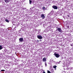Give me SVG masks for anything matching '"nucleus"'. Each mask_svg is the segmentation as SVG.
Masks as SVG:
<instances>
[{
    "label": "nucleus",
    "instance_id": "1",
    "mask_svg": "<svg viewBox=\"0 0 73 73\" xmlns=\"http://www.w3.org/2000/svg\"><path fill=\"white\" fill-rule=\"evenodd\" d=\"M37 37L39 39H42L43 37L41 35H38L37 36Z\"/></svg>",
    "mask_w": 73,
    "mask_h": 73
},
{
    "label": "nucleus",
    "instance_id": "2",
    "mask_svg": "<svg viewBox=\"0 0 73 73\" xmlns=\"http://www.w3.org/2000/svg\"><path fill=\"white\" fill-rule=\"evenodd\" d=\"M52 7L53 8H54V9H58V7H57V6H52Z\"/></svg>",
    "mask_w": 73,
    "mask_h": 73
},
{
    "label": "nucleus",
    "instance_id": "3",
    "mask_svg": "<svg viewBox=\"0 0 73 73\" xmlns=\"http://www.w3.org/2000/svg\"><path fill=\"white\" fill-rule=\"evenodd\" d=\"M57 29L59 32H60V33H62V31L61 30V29L60 28H58Z\"/></svg>",
    "mask_w": 73,
    "mask_h": 73
},
{
    "label": "nucleus",
    "instance_id": "4",
    "mask_svg": "<svg viewBox=\"0 0 73 73\" xmlns=\"http://www.w3.org/2000/svg\"><path fill=\"white\" fill-rule=\"evenodd\" d=\"M54 55L56 56L57 58H58V57H60V55L59 54H54Z\"/></svg>",
    "mask_w": 73,
    "mask_h": 73
},
{
    "label": "nucleus",
    "instance_id": "5",
    "mask_svg": "<svg viewBox=\"0 0 73 73\" xmlns=\"http://www.w3.org/2000/svg\"><path fill=\"white\" fill-rule=\"evenodd\" d=\"M24 41V39H23V38H21L19 39V42H23Z\"/></svg>",
    "mask_w": 73,
    "mask_h": 73
},
{
    "label": "nucleus",
    "instance_id": "6",
    "mask_svg": "<svg viewBox=\"0 0 73 73\" xmlns=\"http://www.w3.org/2000/svg\"><path fill=\"white\" fill-rule=\"evenodd\" d=\"M41 17L42 18V19H44V18H45V16H44V14H41Z\"/></svg>",
    "mask_w": 73,
    "mask_h": 73
},
{
    "label": "nucleus",
    "instance_id": "7",
    "mask_svg": "<svg viewBox=\"0 0 73 73\" xmlns=\"http://www.w3.org/2000/svg\"><path fill=\"white\" fill-rule=\"evenodd\" d=\"M43 62H45V61H46V58L45 57L43 58Z\"/></svg>",
    "mask_w": 73,
    "mask_h": 73
},
{
    "label": "nucleus",
    "instance_id": "8",
    "mask_svg": "<svg viewBox=\"0 0 73 73\" xmlns=\"http://www.w3.org/2000/svg\"><path fill=\"white\" fill-rule=\"evenodd\" d=\"M5 3H9L10 2V0H5Z\"/></svg>",
    "mask_w": 73,
    "mask_h": 73
},
{
    "label": "nucleus",
    "instance_id": "9",
    "mask_svg": "<svg viewBox=\"0 0 73 73\" xmlns=\"http://www.w3.org/2000/svg\"><path fill=\"white\" fill-rule=\"evenodd\" d=\"M48 15H50V16H52L53 15V13H52V11H51L50 13H49Z\"/></svg>",
    "mask_w": 73,
    "mask_h": 73
},
{
    "label": "nucleus",
    "instance_id": "10",
    "mask_svg": "<svg viewBox=\"0 0 73 73\" xmlns=\"http://www.w3.org/2000/svg\"><path fill=\"white\" fill-rule=\"evenodd\" d=\"M3 48V46L0 45V50H1Z\"/></svg>",
    "mask_w": 73,
    "mask_h": 73
},
{
    "label": "nucleus",
    "instance_id": "11",
    "mask_svg": "<svg viewBox=\"0 0 73 73\" xmlns=\"http://www.w3.org/2000/svg\"><path fill=\"white\" fill-rule=\"evenodd\" d=\"M53 68H54V69H56V68H57V66H53Z\"/></svg>",
    "mask_w": 73,
    "mask_h": 73
},
{
    "label": "nucleus",
    "instance_id": "12",
    "mask_svg": "<svg viewBox=\"0 0 73 73\" xmlns=\"http://www.w3.org/2000/svg\"><path fill=\"white\" fill-rule=\"evenodd\" d=\"M5 20L6 22H7V23H9V21H8V20L6 19Z\"/></svg>",
    "mask_w": 73,
    "mask_h": 73
},
{
    "label": "nucleus",
    "instance_id": "13",
    "mask_svg": "<svg viewBox=\"0 0 73 73\" xmlns=\"http://www.w3.org/2000/svg\"><path fill=\"white\" fill-rule=\"evenodd\" d=\"M31 3H32V1L31 0H29V3L30 4H31Z\"/></svg>",
    "mask_w": 73,
    "mask_h": 73
},
{
    "label": "nucleus",
    "instance_id": "14",
    "mask_svg": "<svg viewBox=\"0 0 73 73\" xmlns=\"http://www.w3.org/2000/svg\"><path fill=\"white\" fill-rule=\"evenodd\" d=\"M43 10H45V7H43Z\"/></svg>",
    "mask_w": 73,
    "mask_h": 73
},
{
    "label": "nucleus",
    "instance_id": "15",
    "mask_svg": "<svg viewBox=\"0 0 73 73\" xmlns=\"http://www.w3.org/2000/svg\"><path fill=\"white\" fill-rule=\"evenodd\" d=\"M45 64L46 67V62H45Z\"/></svg>",
    "mask_w": 73,
    "mask_h": 73
},
{
    "label": "nucleus",
    "instance_id": "16",
    "mask_svg": "<svg viewBox=\"0 0 73 73\" xmlns=\"http://www.w3.org/2000/svg\"><path fill=\"white\" fill-rule=\"evenodd\" d=\"M47 73H51V72H50L49 70L47 71Z\"/></svg>",
    "mask_w": 73,
    "mask_h": 73
},
{
    "label": "nucleus",
    "instance_id": "17",
    "mask_svg": "<svg viewBox=\"0 0 73 73\" xmlns=\"http://www.w3.org/2000/svg\"><path fill=\"white\" fill-rule=\"evenodd\" d=\"M1 72H4V71H5V70H1Z\"/></svg>",
    "mask_w": 73,
    "mask_h": 73
},
{
    "label": "nucleus",
    "instance_id": "18",
    "mask_svg": "<svg viewBox=\"0 0 73 73\" xmlns=\"http://www.w3.org/2000/svg\"><path fill=\"white\" fill-rule=\"evenodd\" d=\"M43 73H45V72L44 71H43Z\"/></svg>",
    "mask_w": 73,
    "mask_h": 73
},
{
    "label": "nucleus",
    "instance_id": "19",
    "mask_svg": "<svg viewBox=\"0 0 73 73\" xmlns=\"http://www.w3.org/2000/svg\"><path fill=\"white\" fill-rule=\"evenodd\" d=\"M37 42H39V40H37Z\"/></svg>",
    "mask_w": 73,
    "mask_h": 73
},
{
    "label": "nucleus",
    "instance_id": "20",
    "mask_svg": "<svg viewBox=\"0 0 73 73\" xmlns=\"http://www.w3.org/2000/svg\"><path fill=\"white\" fill-rule=\"evenodd\" d=\"M40 41H41V40L40 39Z\"/></svg>",
    "mask_w": 73,
    "mask_h": 73
},
{
    "label": "nucleus",
    "instance_id": "21",
    "mask_svg": "<svg viewBox=\"0 0 73 73\" xmlns=\"http://www.w3.org/2000/svg\"><path fill=\"white\" fill-rule=\"evenodd\" d=\"M70 45H71V46H73V45H72V44H71Z\"/></svg>",
    "mask_w": 73,
    "mask_h": 73
},
{
    "label": "nucleus",
    "instance_id": "22",
    "mask_svg": "<svg viewBox=\"0 0 73 73\" xmlns=\"http://www.w3.org/2000/svg\"><path fill=\"white\" fill-rule=\"evenodd\" d=\"M68 17H69V15H68Z\"/></svg>",
    "mask_w": 73,
    "mask_h": 73
},
{
    "label": "nucleus",
    "instance_id": "23",
    "mask_svg": "<svg viewBox=\"0 0 73 73\" xmlns=\"http://www.w3.org/2000/svg\"><path fill=\"white\" fill-rule=\"evenodd\" d=\"M16 28V27H15L14 28V29H15V28Z\"/></svg>",
    "mask_w": 73,
    "mask_h": 73
}]
</instances>
